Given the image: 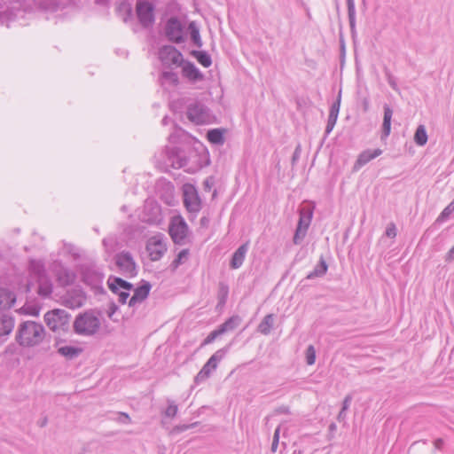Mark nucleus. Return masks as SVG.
<instances>
[{
	"label": "nucleus",
	"instance_id": "nucleus-58",
	"mask_svg": "<svg viewBox=\"0 0 454 454\" xmlns=\"http://www.w3.org/2000/svg\"><path fill=\"white\" fill-rule=\"evenodd\" d=\"M125 8H126V11H127V16L123 19V20L125 22H127L128 19H129L131 17L132 10H131V7L129 6V5L125 6Z\"/></svg>",
	"mask_w": 454,
	"mask_h": 454
},
{
	"label": "nucleus",
	"instance_id": "nucleus-45",
	"mask_svg": "<svg viewBox=\"0 0 454 454\" xmlns=\"http://www.w3.org/2000/svg\"><path fill=\"white\" fill-rule=\"evenodd\" d=\"M220 335H223V334L221 333V332H220V330L218 328L214 330V331H212L207 336V338L203 340V342L201 343V346H205V345L212 343Z\"/></svg>",
	"mask_w": 454,
	"mask_h": 454
},
{
	"label": "nucleus",
	"instance_id": "nucleus-13",
	"mask_svg": "<svg viewBox=\"0 0 454 454\" xmlns=\"http://www.w3.org/2000/svg\"><path fill=\"white\" fill-rule=\"evenodd\" d=\"M86 301L84 293L80 289H72L63 297V304L70 309L81 308Z\"/></svg>",
	"mask_w": 454,
	"mask_h": 454
},
{
	"label": "nucleus",
	"instance_id": "nucleus-18",
	"mask_svg": "<svg viewBox=\"0 0 454 454\" xmlns=\"http://www.w3.org/2000/svg\"><path fill=\"white\" fill-rule=\"evenodd\" d=\"M228 348L218 349L215 352L207 362L203 365V370L207 375L210 376L211 372L217 368L218 363L224 357L227 353Z\"/></svg>",
	"mask_w": 454,
	"mask_h": 454
},
{
	"label": "nucleus",
	"instance_id": "nucleus-47",
	"mask_svg": "<svg viewBox=\"0 0 454 454\" xmlns=\"http://www.w3.org/2000/svg\"><path fill=\"white\" fill-rule=\"evenodd\" d=\"M199 424V422H194V423H192V424H189V425H179V426H176L172 432L173 433H181V432H184V431H186L190 428H193L195 427H197V425Z\"/></svg>",
	"mask_w": 454,
	"mask_h": 454
},
{
	"label": "nucleus",
	"instance_id": "nucleus-37",
	"mask_svg": "<svg viewBox=\"0 0 454 454\" xmlns=\"http://www.w3.org/2000/svg\"><path fill=\"white\" fill-rule=\"evenodd\" d=\"M414 142L419 145L423 146L427 142V134L424 125H419L414 134Z\"/></svg>",
	"mask_w": 454,
	"mask_h": 454
},
{
	"label": "nucleus",
	"instance_id": "nucleus-32",
	"mask_svg": "<svg viewBox=\"0 0 454 454\" xmlns=\"http://www.w3.org/2000/svg\"><path fill=\"white\" fill-rule=\"evenodd\" d=\"M328 265L323 256H321L318 264L308 274L307 278L312 279L314 278L322 277L326 273Z\"/></svg>",
	"mask_w": 454,
	"mask_h": 454
},
{
	"label": "nucleus",
	"instance_id": "nucleus-40",
	"mask_svg": "<svg viewBox=\"0 0 454 454\" xmlns=\"http://www.w3.org/2000/svg\"><path fill=\"white\" fill-rule=\"evenodd\" d=\"M162 79L173 85H176L179 82L177 74L173 71H164L162 73Z\"/></svg>",
	"mask_w": 454,
	"mask_h": 454
},
{
	"label": "nucleus",
	"instance_id": "nucleus-5",
	"mask_svg": "<svg viewBox=\"0 0 454 454\" xmlns=\"http://www.w3.org/2000/svg\"><path fill=\"white\" fill-rule=\"evenodd\" d=\"M116 266L126 278H133L137 275V263L132 254L128 251H121L114 257Z\"/></svg>",
	"mask_w": 454,
	"mask_h": 454
},
{
	"label": "nucleus",
	"instance_id": "nucleus-7",
	"mask_svg": "<svg viewBox=\"0 0 454 454\" xmlns=\"http://www.w3.org/2000/svg\"><path fill=\"white\" fill-rule=\"evenodd\" d=\"M164 31L168 41L174 43L184 42V27L178 18L170 17L165 24Z\"/></svg>",
	"mask_w": 454,
	"mask_h": 454
},
{
	"label": "nucleus",
	"instance_id": "nucleus-63",
	"mask_svg": "<svg viewBox=\"0 0 454 454\" xmlns=\"http://www.w3.org/2000/svg\"><path fill=\"white\" fill-rule=\"evenodd\" d=\"M30 289H31V285H30V284H27V287H26V291H27V292H30Z\"/></svg>",
	"mask_w": 454,
	"mask_h": 454
},
{
	"label": "nucleus",
	"instance_id": "nucleus-53",
	"mask_svg": "<svg viewBox=\"0 0 454 454\" xmlns=\"http://www.w3.org/2000/svg\"><path fill=\"white\" fill-rule=\"evenodd\" d=\"M352 401V395H347L342 402V407L341 410L346 411L348 409L350 403Z\"/></svg>",
	"mask_w": 454,
	"mask_h": 454
},
{
	"label": "nucleus",
	"instance_id": "nucleus-43",
	"mask_svg": "<svg viewBox=\"0 0 454 454\" xmlns=\"http://www.w3.org/2000/svg\"><path fill=\"white\" fill-rule=\"evenodd\" d=\"M316 361V349L314 346L309 345L306 349V362L309 365H312Z\"/></svg>",
	"mask_w": 454,
	"mask_h": 454
},
{
	"label": "nucleus",
	"instance_id": "nucleus-38",
	"mask_svg": "<svg viewBox=\"0 0 454 454\" xmlns=\"http://www.w3.org/2000/svg\"><path fill=\"white\" fill-rule=\"evenodd\" d=\"M228 294H229L228 286L226 284L221 282L219 284L218 294H217L219 306H223L226 303Z\"/></svg>",
	"mask_w": 454,
	"mask_h": 454
},
{
	"label": "nucleus",
	"instance_id": "nucleus-1",
	"mask_svg": "<svg viewBox=\"0 0 454 454\" xmlns=\"http://www.w3.org/2000/svg\"><path fill=\"white\" fill-rule=\"evenodd\" d=\"M45 336L43 325L34 321H25L19 325L16 340L23 347H34L40 344Z\"/></svg>",
	"mask_w": 454,
	"mask_h": 454
},
{
	"label": "nucleus",
	"instance_id": "nucleus-33",
	"mask_svg": "<svg viewBox=\"0 0 454 454\" xmlns=\"http://www.w3.org/2000/svg\"><path fill=\"white\" fill-rule=\"evenodd\" d=\"M188 28L190 30L191 40L198 48H201L203 43L200 35V29L195 21L189 23Z\"/></svg>",
	"mask_w": 454,
	"mask_h": 454
},
{
	"label": "nucleus",
	"instance_id": "nucleus-23",
	"mask_svg": "<svg viewBox=\"0 0 454 454\" xmlns=\"http://www.w3.org/2000/svg\"><path fill=\"white\" fill-rule=\"evenodd\" d=\"M108 286L112 292L115 289H121L122 291H129L133 288V285L121 278L114 277L108 279Z\"/></svg>",
	"mask_w": 454,
	"mask_h": 454
},
{
	"label": "nucleus",
	"instance_id": "nucleus-11",
	"mask_svg": "<svg viewBox=\"0 0 454 454\" xmlns=\"http://www.w3.org/2000/svg\"><path fill=\"white\" fill-rule=\"evenodd\" d=\"M186 115L191 121L202 124L208 118L207 108L200 103L191 104L187 108Z\"/></svg>",
	"mask_w": 454,
	"mask_h": 454
},
{
	"label": "nucleus",
	"instance_id": "nucleus-12",
	"mask_svg": "<svg viewBox=\"0 0 454 454\" xmlns=\"http://www.w3.org/2000/svg\"><path fill=\"white\" fill-rule=\"evenodd\" d=\"M184 204L189 212L198 213L200 210V199L192 185L185 187L184 191Z\"/></svg>",
	"mask_w": 454,
	"mask_h": 454
},
{
	"label": "nucleus",
	"instance_id": "nucleus-60",
	"mask_svg": "<svg viewBox=\"0 0 454 454\" xmlns=\"http://www.w3.org/2000/svg\"><path fill=\"white\" fill-rule=\"evenodd\" d=\"M47 422H48L47 418H43V419H42L38 424H39V426H40L41 427H45V426H46Z\"/></svg>",
	"mask_w": 454,
	"mask_h": 454
},
{
	"label": "nucleus",
	"instance_id": "nucleus-61",
	"mask_svg": "<svg viewBox=\"0 0 454 454\" xmlns=\"http://www.w3.org/2000/svg\"><path fill=\"white\" fill-rule=\"evenodd\" d=\"M337 428L336 425L334 423H332L330 426H329V430L330 431H335Z\"/></svg>",
	"mask_w": 454,
	"mask_h": 454
},
{
	"label": "nucleus",
	"instance_id": "nucleus-10",
	"mask_svg": "<svg viewBox=\"0 0 454 454\" xmlns=\"http://www.w3.org/2000/svg\"><path fill=\"white\" fill-rule=\"evenodd\" d=\"M146 250L152 261H159L166 253L167 245L161 236H153L148 239Z\"/></svg>",
	"mask_w": 454,
	"mask_h": 454
},
{
	"label": "nucleus",
	"instance_id": "nucleus-41",
	"mask_svg": "<svg viewBox=\"0 0 454 454\" xmlns=\"http://www.w3.org/2000/svg\"><path fill=\"white\" fill-rule=\"evenodd\" d=\"M307 231L308 230H305L304 228L296 227V230H295V232L294 235V239H293L294 244L300 245L301 243V241L303 240V239L305 238V236L307 234Z\"/></svg>",
	"mask_w": 454,
	"mask_h": 454
},
{
	"label": "nucleus",
	"instance_id": "nucleus-36",
	"mask_svg": "<svg viewBox=\"0 0 454 454\" xmlns=\"http://www.w3.org/2000/svg\"><path fill=\"white\" fill-rule=\"evenodd\" d=\"M190 251L189 249L181 250L177 256L174 259V261L170 264V269L172 271H175L181 264L184 263L189 257Z\"/></svg>",
	"mask_w": 454,
	"mask_h": 454
},
{
	"label": "nucleus",
	"instance_id": "nucleus-8",
	"mask_svg": "<svg viewBox=\"0 0 454 454\" xmlns=\"http://www.w3.org/2000/svg\"><path fill=\"white\" fill-rule=\"evenodd\" d=\"M159 58L165 66L180 67L184 61L182 53L172 45L162 46L159 51Z\"/></svg>",
	"mask_w": 454,
	"mask_h": 454
},
{
	"label": "nucleus",
	"instance_id": "nucleus-51",
	"mask_svg": "<svg viewBox=\"0 0 454 454\" xmlns=\"http://www.w3.org/2000/svg\"><path fill=\"white\" fill-rule=\"evenodd\" d=\"M301 145H298L293 153V156H292V165H294L296 163V161L299 160L300 158V155H301Z\"/></svg>",
	"mask_w": 454,
	"mask_h": 454
},
{
	"label": "nucleus",
	"instance_id": "nucleus-48",
	"mask_svg": "<svg viewBox=\"0 0 454 454\" xmlns=\"http://www.w3.org/2000/svg\"><path fill=\"white\" fill-rule=\"evenodd\" d=\"M386 236L391 239L395 238L397 231L394 223H390L386 229Z\"/></svg>",
	"mask_w": 454,
	"mask_h": 454
},
{
	"label": "nucleus",
	"instance_id": "nucleus-3",
	"mask_svg": "<svg viewBox=\"0 0 454 454\" xmlns=\"http://www.w3.org/2000/svg\"><path fill=\"white\" fill-rule=\"evenodd\" d=\"M44 322L54 333H67L70 328L71 315L65 309H55L44 314Z\"/></svg>",
	"mask_w": 454,
	"mask_h": 454
},
{
	"label": "nucleus",
	"instance_id": "nucleus-34",
	"mask_svg": "<svg viewBox=\"0 0 454 454\" xmlns=\"http://www.w3.org/2000/svg\"><path fill=\"white\" fill-rule=\"evenodd\" d=\"M207 137L208 141L215 145H223L224 143L223 133L219 129H213L207 131Z\"/></svg>",
	"mask_w": 454,
	"mask_h": 454
},
{
	"label": "nucleus",
	"instance_id": "nucleus-31",
	"mask_svg": "<svg viewBox=\"0 0 454 454\" xmlns=\"http://www.w3.org/2000/svg\"><path fill=\"white\" fill-rule=\"evenodd\" d=\"M191 55L193 56L204 67H209L212 64L210 55L205 51L193 50L191 51Z\"/></svg>",
	"mask_w": 454,
	"mask_h": 454
},
{
	"label": "nucleus",
	"instance_id": "nucleus-27",
	"mask_svg": "<svg viewBox=\"0 0 454 454\" xmlns=\"http://www.w3.org/2000/svg\"><path fill=\"white\" fill-rule=\"evenodd\" d=\"M241 322V318L239 316H232L228 318L224 323L218 326L221 333L223 334L227 332L233 331L236 329Z\"/></svg>",
	"mask_w": 454,
	"mask_h": 454
},
{
	"label": "nucleus",
	"instance_id": "nucleus-50",
	"mask_svg": "<svg viewBox=\"0 0 454 454\" xmlns=\"http://www.w3.org/2000/svg\"><path fill=\"white\" fill-rule=\"evenodd\" d=\"M116 420L122 424H129L131 422L130 417L129 416L128 413L125 412H119Z\"/></svg>",
	"mask_w": 454,
	"mask_h": 454
},
{
	"label": "nucleus",
	"instance_id": "nucleus-6",
	"mask_svg": "<svg viewBox=\"0 0 454 454\" xmlns=\"http://www.w3.org/2000/svg\"><path fill=\"white\" fill-rule=\"evenodd\" d=\"M136 12L139 23L145 28L151 27L154 21V5L146 0H137L136 4Z\"/></svg>",
	"mask_w": 454,
	"mask_h": 454
},
{
	"label": "nucleus",
	"instance_id": "nucleus-59",
	"mask_svg": "<svg viewBox=\"0 0 454 454\" xmlns=\"http://www.w3.org/2000/svg\"><path fill=\"white\" fill-rule=\"evenodd\" d=\"M208 223H209V219L207 217H206V216H203L200 219V225L203 226V227H207Z\"/></svg>",
	"mask_w": 454,
	"mask_h": 454
},
{
	"label": "nucleus",
	"instance_id": "nucleus-21",
	"mask_svg": "<svg viewBox=\"0 0 454 454\" xmlns=\"http://www.w3.org/2000/svg\"><path fill=\"white\" fill-rule=\"evenodd\" d=\"M384 116L382 123V135L381 138H386L389 136L391 131V119L393 116V110L388 105H384Z\"/></svg>",
	"mask_w": 454,
	"mask_h": 454
},
{
	"label": "nucleus",
	"instance_id": "nucleus-52",
	"mask_svg": "<svg viewBox=\"0 0 454 454\" xmlns=\"http://www.w3.org/2000/svg\"><path fill=\"white\" fill-rule=\"evenodd\" d=\"M118 296H119V298H118L119 302L125 304L129 296V291L120 292V293H118Z\"/></svg>",
	"mask_w": 454,
	"mask_h": 454
},
{
	"label": "nucleus",
	"instance_id": "nucleus-44",
	"mask_svg": "<svg viewBox=\"0 0 454 454\" xmlns=\"http://www.w3.org/2000/svg\"><path fill=\"white\" fill-rule=\"evenodd\" d=\"M384 73H385L387 81L388 84L390 85V87L394 90L398 91L399 89H398V86H397L396 80L394 77V75L391 74L390 70L387 67H385L384 68Z\"/></svg>",
	"mask_w": 454,
	"mask_h": 454
},
{
	"label": "nucleus",
	"instance_id": "nucleus-28",
	"mask_svg": "<svg viewBox=\"0 0 454 454\" xmlns=\"http://www.w3.org/2000/svg\"><path fill=\"white\" fill-rule=\"evenodd\" d=\"M274 325V315H266L258 325V332L263 335H268Z\"/></svg>",
	"mask_w": 454,
	"mask_h": 454
},
{
	"label": "nucleus",
	"instance_id": "nucleus-30",
	"mask_svg": "<svg viewBox=\"0 0 454 454\" xmlns=\"http://www.w3.org/2000/svg\"><path fill=\"white\" fill-rule=\"evenodd\" d=\"M312 215L313 213L311 209L305 207L301 208L297 227H301L305 230H308L312 219Z\"/></svg>",
	"mask_w": 454,
	"mask_h": 454
},
{
	"label": "nucleus",
	"instance_id": "nucleus-62",
	"mask_svg": "<svg viewBox=\"0 0 454 454\" xmlns=\"http://www.w3.org/2000/svg\"><path fill=\"white\" fill-rule=\"evenodd\" d=\"M162 123H163L164 125H167V124H168V117L163 118V120H162Z\"/></svg>",
	"mask_w": 454,
	"mask_h": 454
},
{
	"label": "nucleus",
	"instance_id": "nucleus-46",
	"mask_svg": "<svg viewBox=\"0 0 454 454\" xmlns=\"http://www.w3.org/2000/svg\"><path fill=\"white\" fill-rule=\"evenodd\" d=\"M279 434H280V427L278 426L275 429V432L273 434V440H272V443H271V447H270V450L272 452H276L278 450V443H279Z\"/></svg>",
	"mask_w": 454,
	"mask_h": 454
},
{
	"label": "nucleus",
	"instance_id": "nucleus-15",
	"mask_svg": "<svg viewBox=\"0 0 454 454\" xmlns=\"http://www.w3.org/2000/svg\"><path fill=\"white\" fill-rule=\"evenodd\" d=\"M151 284L147 281H144L143 285L137 287L134 290V294L131 296V298L129 301V306L133 307L137 303H140L143 301H145L147 296L149 295L150 290H151Z\"/></svg>",
	"mask_w": 454,
	"mask_h": 454
},
{
	"label": "nucleus",
	"instance_id": "nucleus-57",
	"mask_svg": "<svg viewBox=\"0 0 454 454\" xmlns=\"http://www.w3.org/2000/svg\"><path fill=\"white\" fill-rule=\"evenodd\" d=\"M277 412L278 413H284V414H288L290 413V411H289V408L286 407V406H281L279 407L278 410H277Z\"/></svg>",
	"mask_w": 454,
	"mask_h": 454
},
{
	"label": "nucleus",
	"instance_id": "nucleus-9",
	"mask_svg": "<svg viewBox=\"0 0 454 454\" xmlns=\"http://www.w3.org/2000/svg\"><path fill=\"white\" fill-rule=\"evenodd\" d=\"M82 278L86 285L90 286L92 288H97L101 286L104 274L97 266L86 265L82 267Z\"/></svg>",
	"mask_w": 454,
	"mask_h": 454
},
{
	"label": "nucleus",
	"instance_id": "nucleus-14",
	"mask_svg": "<svg viewBox=\"0 0 454 454\" xmlns=\"http://www.w3.org/2000/svg\"><path fill=\"white\" fill-rule=\"evenodd\" d=\"M382 153V150L380 148L374 149V150H365L362 152L353 167L354 171H357L360 169L363 166L370 162L372 160L375 159L376 157L380 156Z\"/></svg>",
	"mask_w": 454,
	"mask_h": 454
},
{
	"label": "nucleus",
	"instance_id": "nucleus-22",
	"mask_svg": "<svg viewBox=\"0 0 454 454\" xmlns=\"http://www.w3.org/2000/svg\"><path fill=\"white\" fill-rule=\"evenodd\" d=\"M74 273L68 269L61 268L57 271V280L60 286H69L74 283Z\"/></svg>",
	"mask_w": 454,
	"mask_h": 454
},
{
	"label": "nucleus",
	"instance_id": "nucleus-29",
	"mask_svg": "<svg viewBox=\"0 0 454 454\" xmlns=\"http://www.w3.org/2000/svg\"><path fill=\"white\" fill-rule=\"evenodd\" d=\"M38 282V294L43 297H48L52 293V284L46 277L36 280Z\"/></svg>",
	"mask_w": 454,
	"mask_h": 454
},
{
	"label": "nucleus",
	"instance_id": "nucleus-24",
	"mask_svg": "<svg viewBox=\"0 0 454 454\" xmlns=\"http://www.w3.org/2000/svg\"><path fill=\"white\" fill-rule=\"evenodd\" d=\"M247 251V245L243 244L234 252L230 264L232 269H238L242 265Z\"/></svg>",
	"mask_w": 454,
	"mask_h": 454
},
{
	"label": "nucleus",
	"instance_id": "nucleus-35",
	"mask_svg": "<svg viewBox=\"0 0 454 454\" xmlns=\"http://www.w3.org/2000/svg\"><path fill=\"white\" fill-rule=\"evenodd\" d=\"M348 6V16L350 26L351 33L354 34L356 31V7L355 0H347Z\"/></svg>",
	"mask_w": 454,
	"mask_h": 454
},
{
	"label": "nucleus",
	"instance_id": "nucleus-20",
	"mask_svg": "<svg viewBox=\"0 0 454 454\" xmlns=\"http://www.w3.org/2000/svg\"><path fill=\"white\" fill-rule=\"evenodd\" d=\"M29 274L36 280L46 277L44 264L41 260L32 259L28 265Z\"/></svg>",
	"mask_w": 454,
	"mask_h": 454
},
{
	"label": "nucleus",
	"instance_id": "nucleus-42",
	"mask_svg": "<svg viewBox=\"0 0 454 454\" xmlns=\"http://www.w3.org/2000/svg\"><path fill=\"white\" fill-rule=\"evenodd\" d=\"M454 211V201L450 202L440 214L437 222H443Z\"/></svg>",
	"mask_w": 454,
	"mask_h": 454
},
{
	"label": "nucleus",
	"instance_id": "nucleus-26",
	"mask_svg": "<svg viewBox=\"0 0 454 454\" xmlns=\"http://www.w3.org/2000/svg\"><path fill=\"white\" fill-rule=\"evenodd\" d=\"M82 352L81 348L74 346H62L58 348L59 354L70 360L77 357Z\"/></svg>",
	"mask_w": 454,
	"mask_h": 454
},
{
	"label": "nucleus",
	"instance_id": "nucleus-2",
	"mask_svg": "<svg viewBox=\"0 0 454 454\" xmlns=\"http://www.w3.org/2000/svg\"><path fill=\"white\" fill-rule=\"evenodd\" d=\"M74 331L83 336L94 335L100 328V320L92 310L80 313L74 319Z\"/></svg>",
	"mask_w": 454,
	"mask_h": 454
},
{
	"label": "nucleus",
	"instance_id": "nucleus-16",
	"mask_svg": "<svg viewBox=\"0 0 454 454\" xmlns=\"http://www.w3.org/2000/svg\"><path fill=\"white\" fill-rule=\"evenodd\" d=\"M182 66L183 75L186 77L189 81L195 82L203 80V74L193 63L190 61H184Z\"/></svg>",
	"mask_w": 454,
	"mask_h": 454
},
{
	"label": "nucleus",
	"instance_id": "nucleus-55",
	"mask_svg": "<svg viewBox=\"0 0 454 454\" xmlns=\"http://www.w3.org/2000/svg\"><path fill=\"white\" fill-rule=\"evenodd\" d=\"M337 419L340 422L344 421L346 419V411L340 410L337 416Z\"/></svg>",
	"mask_w": 454,
	"mask_h": 454
},
{
	"label": "nucleus",
	"instance_id": "nucleus-56",
	"mask_svg": "<svg viewBox=\"0 0 454 454\" xmlns=\"http://www.w3.org/2000/svg\"><path fill=\"white\" fill-rule=\"evenodd\" d=\"M434 447L438 450L442 449V444H443V441L442 439L441 438H438L436 439L434 442Z\"/></svg>",
	"mask_w": 454,
	"mask_h": 454
},
{
	"label": "nucleus",
	"instance_id": "nucleus-4",
	"mask_svg": "<svg viewBox=\"0 0 454 454\" xmlns=\"http://www.w3.org/2000/svg\"><path fill=\"white\" fill-rule=\"evenodd\" d=\"M168 232L173 242L176 245L183 246L190 242L188 239V225L180 216L172 219L169 223Z\"/></svg>",
	"mask_w": 454,
	"mask_h": 454
},
{
	"label": "nucleus",
	"instance_id": "nucleus-25",
	"mask_svg": "<svg viewBox=\"0 0 454 454\" xmlns=\"http://www.w3.org/2000/svg\"><path fill=\"white\" fill-rule=\"evenodd\" d=\"M13 327V318L10 316L0 314V336L10 334Z\"/></svg>",
	"mask_w": 454,
	"mask_h": 454
},
{
	"label": "nucleus",
	"instance_id": "nucleus-39",
	"mask_svg": "<svg viewBox=\"0 0 454 454\" xmlns=\"http://www.w3.org/2000/svg\"><path fill=\"white\" fill-rule=\"evenodd\" d=\"M167 403L168 405L163 414L168 418H174L177 413L178 407L172 400L168 399Z\"/></svg>",
	"mask_w": 454,
	"mask_h": 454
},
{
	"label": "nucleus",
	"instance_id": "nucleus-19",
	"mask_svg": "<svg viewBox=\"0 0 454 454\" xmlns=\"http://www.w3.org/2000/svg\"><path fill=\"white\" fill-rule=\"evenodd\" d=\"M16 302L15 294L8 288L0 287V308L11 309Z\"/></svg>",
	"mask_w": 454,
	"mask_h": 454
},
{
	"label": "nucleus",
	"instance_id": "nucleus-54",
	"mask_svg": "<svg viewBox=\"0 0 454 454\" xmlns=\"http://www.w3.org/2000/svg\"><path fill=\"white\" fill-rule=\"evenodd\" d=\"M445 260L447 262H451L454 260V246L451 247V249L447 253Z\"/></svg>",
	"mask_w": 454,
	"mask_h": 454
},
{
	"label": "nucleus",
	"instance_id": "nucleus-64",
	"mask_svg": "<svg viewBox=\"0 0 454 454\" xmlns=\"http://www.w3.org/2000/svg\"><path fill=\"white\" fill-rule=\"evenodd\" d=\"M204 184L206 185V187H207L208 189H210V185H209V182L208 180H206Z\"/></svg>",
	"mask_w": 454,
	"mask_h": 454
},
{
	"label": "nucleus",
	"instance_id": "nucleus-49",
	"mask_svg": "<svg viewBox=\"0 0 454 454\" xmlns=\"http://www.w3.org/2000/svg\"><path fill=\"white\" fill-rule=\"evenodd\" d=\"M209 378V375H207L203 370H200L198 374L194 378L195 384H200L201 382L205 381Z\"/></svg>",
	"mask_w": 454,
	"mask_h": 454
},
{
	"label": "nucleus",
	"instance_id": "nucleus-17",
	"mask_svg": "<svg viewBox=\"0 0 454 454\" xmlns=\"http://www.w3.org/2000/svg\"><path fill=\"white\" fill-rule=\"evenodd\" d=\"M340 99H341V91L340 90L336 101L332 105V106L330 108L328 121H327V124H326V128H325L326 135H328L329 133L332 132V130L333 129V128L336 124L339 112H340Z\"/></svg>",
	"mask_w": 454,
	"mask_h": 454
}]
</instances>
